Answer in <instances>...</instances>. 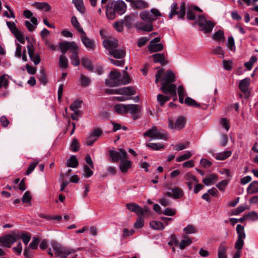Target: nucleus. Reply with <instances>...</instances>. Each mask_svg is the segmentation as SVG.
<instances>
[{
    "mask_svg": "<svg viewBox=\"0 0 258 258\" xmlns=\"http://www.w3.org/2000/svg\"><path fill=\"white\" fill-rule=\"evenodd\" d=\"M109 155L112 162L120 161L119 168L122 173H126L132 167V162L128 159L126 151L123 149H119L117 151L110 150Z\"/></svg>",
    "mask_w": 258,
    "mask_h": 258,
    "instance_id": "obj_1",
    "label": "nucleus"
},
{
    "mask_svg": "<svg viewBox=\"0 0 258 258\" xmlns=\"http://www.w3.org/2000/svg\"><path fill=\"white\" fill-rule=\"evenodd\" d=\"M187 18L189 20H195V23L198 24L200 30L203 31L205 33H210L215 24L211 21H207L203 15H199L198 19L192 10H188L187 12Z\"/></svg>",
    "mask_w": 258,
    "mask_h": 258,
    "instance_id": "obj_2",
    "label": "nucleus"
},
{
    "mask_svg": "<svg viewBox=\"0 0 258 258\" xmlns=\"http://www.w3.org/2000/svg\"><path fill=\"white\" fill-rule=\"evenodd\" d=\"M164 69H161L158 70L155 75V83L157 84L159 81H161L162 86L160 90L163 92L168 90L169 86L172 85V83L176 81L174 73L171 70H168L163 77Z\"/></svg>",
    "mask_w": 258,
    "mask_h": 258,
    "instance_id": "obj_3",
    "label": "nucleus"
},
{
    "mask_svg": "<svg viewBox=\"0 0 258 258\" xmlns=\"http://www.w3.org/2000/svg\"><path fill=\"white\" fill-rule=\"evenodd\" d=\"M126 10V5L122 0H117L109 3L106 8V15L111 20L114 19L116 14L119 15L123 14Z\"/></svg>",
    "mask_w": 258,
    "mask_h": 258,
    "instance_id": "obj_4",
    "label": "nucleus"
},
{
    "mask_svg": "<svg viewBox=\"0 0 258 258\" xmlns=\"http://www.w3.org/2000/svg\"><path fill=\"white\" fill-rule=\"evenodd\" d=\"M52 247L55 251V255L60 256L61 258H67L69 255L74 253L80 249L78 248L76 250L71 248L64 247L56 242L52 243Z\"/></svg>",
    "mask_w": 258,
    "mask_h": 258,
    "instance_id": "obj_5",
    "label": "nucleus"
},
{
    "mask_svg": "<svg viewBox=\"0 0 258 258\" xmlns=\"http://www.w3.org/2000/svg\"><path fill=\"white\" fill-rule=\"evenodd\" d=\"M178 9L177 4L173 3L171 6V10L169 14V18L172 19L173 16L178 15V19H184L186 12V4L185 2H182L180 5L179 11H177Z\"/></svg>",
    "mask_w": 258,
    "mask_h": 258,
    "instance_id": "obj_6",
    "label": "nucleus"
},
{
    "mask_svg": "<svg viewBox=\"0 0 258 258\" xmlns=\"http://www.w3.org/2000/svg\"><path fill=\"white\" fill-rule=\"evenodd\" d=\"M145 137H149L154 140H167V133L162 130H158L156 126H153L144 134Z\"/></svg>",
    "mask_w": 258,
    "mask_h": 258,
    "instance_id": "obj_7",
    "label": "nucleus"
},
{
    "mask_svg": "<svg viewBox=\"0 0 258 258\" xmlns=\"http://www.w3.org/2000/svg\"><path fill=\"white\" fill-rule=\"evenodd\" d=\"M20 238V232H14L11 234H7L4 236H0V243H2L3 246L10 248L12 244H14Z\"/></svg>",
    "mask_w": 258,
    "mask_h": 258,
    "instance_id": "obj_8",
    "label": "nucleus"
},
{
    "mask_svg": "<svg viewBox=\"0 0 258 258\" xmlns=\"http://www.w3.org/2000/svg\"><path fill=\"white\" fill-rule=\"evenodd\" d=\"M140 16L143 21L152 23L153 21L157 20L158 17L161 16V14L158 10L152 9L150 12L148 11L141 12Z\"/></svg>",
    "mask_w": 258,
    "mask_h": 258,
    "instance_id": "obj_9",
    "label": "nucleus"
},
{
    "mask_svg": "<svg viewBox=\"0 0 258 258\" xmlns=\"http://www.w3.org/2000/svg\"><path fill=\"white\" fill-rule=\"evenodd\" d=\"M109 79L105 80V84L109 87H113L120 85V73L116 70L111 71L109 75Z\"/></svg>",
    "mask_w": 258,
    "mask_h": 258,
    "instance_id": "obj_10",
    "label": "nucleus"
},
{
    "mask_svg": "<svg viewBox=\"0 0 258 258\" xmlns=\"http://www.w3.org/2000/svg\"><path fill=\"white\" fill-rule=\"evenodd\" d=\"M236 231L238 234V238L235 242V248L240 250L244 244V239L245 238V234L244 231V227L240 224L236 226Z\"/></svg>",
    "mask_w": 258,
    "mask_h": 258,
    "instance_id": "obj_11",
    "label": "nucleus"
},
{
    "mask_svg": "<svg viewBox=\"0 0 258 258\" xmlns=\"http://www.w3.org/2000/svg\"><path fill=\"white\" fill-rule=\"evenodd\" d=\"M6 24L12 33L15 36L16 38L22 44L25 42V38L22 33L19 30L13 22L7 21Z\"/></svg>",
    "mask_w": 258,
    "mask_h": 258,
    "instance_id": "obj_12",
    "label": "nucleus"
},
{
    "mask_svg": "<svg viewBox=\"0 0 258 258\" xmlns=\"http://www.w3.org/2000/svg\"><path fill=\"white\" fill-rule=\"evenodd\" d=\"M81 40L85 47L88 50H94L95 48V42L87 36V34L84 31H82L81 33Z\"/></svg>",
    "mask_w": 258,
    "mask_h": 258,
    "instance_id": "obj_13",
    "label": "nucleus"
},
{
    "mask_svg": "<svg viewBox=\"0 0 258 258\" xmlns=\"http://www.w3.org/2000/svg\"><path fill=\"white\" fill-rule=\"evenodd\" d=\"M59 46L61 53L64 55L68 50L72 51L78 48L77 44L75 42L63 41L59 43Z\"/></svg>",
    "mask_w": 258,
    "mask_h": 258,
    "instance_id": "obj_14",
    "label": "nucleus"
},
{
    "mask_svg": "<svg viewBox=\"0 0 258 258\" xmlns=\"http://www.w3.org/2000/svg\"><path fill=\"white\" fill-rule=\"evenodd\" d=\"M126 208L132 212H135L138 215H144L148 212L147 209H143L139 205L135 203H129L126 204Z\"/></svg>",
    "mask_w": 258,
    "mask_h": 258,
    "instance_id": "obj_15",
    "label": "nucleus"
},
{
    "mask_svg": "<svg viewBox=\"0 0 258 258\" xmlns=\"http://www.w3.org/2000/svg\"><path fill=\"white\" fill-rule=\"evenodd\" d=\"M103 46L109 50V52L114 50L118 45V40L114 38H108L103 41Z\"/></svg>",
    "mask_w": 258,
    "mask_h": 258,
    "instance_id": "obj_16",
    "label": "nucleus"
},
{
    "mask_svg": "<svg viewBox=\"0 0 258 258\" xmlns=\"http://www.w3.org/2000/svg\"><path fill=\"white\" fill-rule=\"evenodd\" d=\"M250 79L248 78H246L242 80L239 84V89L242 92L246 94V98L248 97V87L250 85Z\"/></svg>",
    "mask_w": 258,
    "mask_h": 258,
    "instance_id": "obj_17",
    "label": "nucleus"
},
{
    "mask_svg": "<svg viewBox=\"0 0 258 258\" xmlns=\"http://www.w3.org/2000/svg\"><path fill=\"white\" fill-rule=\"evenodd\" d=\"M184 178L186 180V184L187 185L189 190L192 189L194 182L197 183L199 182L196 176L190 172L185 173L184 175Z\"/></svg>",
    "mask_w": 258,
    "mask_h": 258,
    "instance_id": "obj_18",
    "label": "nucleus"
},
{
    "mask_svg": "<svg viewBox=\"0 0 258 258\" xmlns=\"http://www.w3.org/2000/svg\"><path fill=\"white\" fill-rule=\"evenodd\" d=\"M149 4L144 0H135L131 7L134 10H142L148 8Z\"/></svg>",
    "mask_w": 258,
    "mask_h": 258,
    "instance_id": "obj_19",
    "label": "nucleus"
},
{
    "mask_svg": "<svg viewBox=\"0 0 258 258\" xmlns=\"http://www.w3.org/2000/svg\"><path fill=\"white\" fill-rule=\"evenodd\" d=\"M169 190L172 191V198L175 200L181 199L184 196L183 190L178 186L169 188Z\"/></svg>",
    "mask_w": 258,
    "mask_h": 258,
    "instance_id": "obj_20",
    "label": "nucleus"
},
{
    "mask_svg": "<svg viewBox=\"0 0 258 258\" xmlns=\"http://www.w3.org/2000/svg\"><path fill=\"white\" fill-rule=\"evenodd\" d=\"M27 48L30 59L35 65L38 64L41 60L39 55L35 54L34 50L31 48V46L30 45H28Z\"/></svg>",
    "mask_w": 258,
    "mask_h": 258,
    "instance_id": "obj_21",
    "label": "nucleus"
},
{
    "mask_svg": "<svg viewBox=\"0 0 258 258\" xmlns=\"http://www.w3.org/2000/svg\"><path fill=\"white\" fill-rule=\"evenodd\" d=\"M120 89V94L126 96L133 95L136 93V90L134 87L128 86Z\"/></svg>",
    "mask_w": 258,
    "mask_h": 258,
    "instance_id": "obj_22",
    "label": "nucleus"
},
{
    "mask_svg": "<svg viewBox=\"0 0 258 258\" xmlns=\"http://www.w3.org/2000/svg\"><path fill=\"white\" fill-rule=\"evenodd\" d=\"M154 61L155 63H160L161 65H165L167 62L165 59L163 53H155L152 55Z\"/></svg>",
    "mask_w": 258,
    "mask_h": 258,
    "instance_id": "obj_23",
    "label": "nucleus"
},
{
    "mask_svg": "<svg viewBox=\"0 0 258 258\" xmlns=\"http://www.w3.org/2000/svg\"><path fill=\"white\" fill-rule=\"evenodd\" d=\"M232 154L230 151H226L214 154L213 157L218 160H224L229 157Z\"/></svg>",
    "mask_w": 258,
    "mask_h": 258,
    "instance_id": "obj_24",
    "label": "nucleus"
},
{
    "mask_svg": "<svg viewBox=\"0 0 258 258\" xmlns=\"http://www.w3.org/2000/svg\"><path fill=\"white\" fill-rule=\"evenodd\" d=\"M218 180V176L215 174H211L207 178L203 179V182L205 185L208 186L214 184Z\"/></svg>",
    "mask_w": 258,
    "mask_h": 258,
    "instance_id": "obj_25",
    "label": "nucleus"
},
{
    "mask_svg": "<svg viewBox=\"0 0 258 258\" xmlns=\"http://www.w3.org/2000/svg\"><path fill=\"white\" fill-rule=\"evenodd\" d=\"M227 247L225 245L224 242H221L218 248V257L227 258L226 251Z\"/></svg>",
    "mask_w": 258,
    "mask_h": 258,
    "instance_id": "obj_26",
    "label": "nucleus"
},
{
    "mask_svg": "<svg viewBox=\"0 0 258 258\" xmlns=\"http://www.w3.org/2000/svg\"><path fill=\"white\" fill-rule=\"evenodd\" d=\"M141 106L138 104H127L126 113L136 114L140 111Z\"/></svg>",
    "mask_w": 258,
    "mask_h": 258,
    "instance_id": "obj_27",
    "label": "nucleus"
},
{
    "mask_svg": "<svg viewBox=\"0 0 258 258\" xmlns=\"http://www.w3.org/2000/svg\"><path fill=\"white\" fill-rule=\"evenodd\" d=\"M176 89V85L172 84L169 86L168 90H167L165 91V92L163 93L166 94H170L173 98V100L175 101L177 100Z\"/></svg>",
    "mask_w": 258,
    "mask_h": 258,
    "instance_id": "obj_28",
    "label": "nucleus"
},
{
    "mask_svg": "<svg viewBox=\"0 0 258 258\" xmlns=\"http://www.w3.org/2000/svg\"><path fill=\"white\" fill-rule=\"evenodd\" d=\"M109 54L116 58H122L125 55V51L122 49H116L111 50Z\"/></svg>",
    "mask_w": 258,
    "mask_h": 258,
    "instance_id": "obj_29",
    "label": "nucleus"
},
{
    "mask_svg": "<svg viewBox=\"0 0 258 258\" xmlns=\"http://www.w3.org/2000/svg\"><path fill=\"white\" fill-rule=\"evenodd\" d=\"M247 192L248 194L258 192V181H253L249 184L247 188Z\"/></svg>",
    "mask_w": 258,
    "mask_h": 258,
    "instance_id": "obj_30",
    "label": "nucleus"
},
{
    "mask_svg": "<svg viewBox=\"0 0 258 258\" xmlns=\"http://www.w3.org/2000/svg\"><path fill=\"white\" fill-rule=\"evenodd\" d=\"M67 167L76 168L79 165V162L75 155H72L66 163Z\"/></svg>",
    "mask_w": 258,
    "mask_h": 258,
    "instance_id": "obj_31",
    "label": "nucleus"
},
{
    "mask_svg": "<svg viewBox=\"0 0 258 258\" xmlns=\"http://www.w3.org/2000/svg\"><path fill=\"white\" fill-rule=\"evenodd\" d=\"M78 49H74L72 51V54L71 57L72 63L75 66H77L80 64V61L78 56Z\"/></svg>",
    "mask_w": 258,
    "mask_h": 258,
    "instance_id": "obj_32",
    "label": "nucleus"
},
{
    "mask_svg": "<svg viewBox=\"0 0 258 258\" xmlns=\"http://www.w3.org/2000/svg\"><path fill=\"white\" fill-rule=\"evenodd\" d=\"M72 3L75 5L77 10L81 14H84L85 12V8L84 6L83 0H73Z\"/></svg>",
    "mask_w": 258,
    "mask_h": 258,
    "instance_id": "obj_33",
    "label": "nucleus"
},
{
    "mask_svg": "<svg viewBox=\"0 0 258 258\" xmlns=\"http://www.w3.org/2000/svg\"><path fill=\"white\" fill-rule=\"evenodd\" d=\"M163 49V45L161 43L150 44L148 46V50L151 52L161 51Z\"/></svg>",
    "mask_w": 258,
    "mask_h": 258,
    "instance_id": "obj_34",
    "label": "nucleus"
},
{
    "mask_svg": "<svg viewBox=\"0 0 258 258\" xmlns=\"http://www.w3.org/2000/svg\"><path fill=\"white\" fill-rule=\"evenodd\" d=\"M134 17L135 15L134 14L125 16L124 20H123L124 25L128 28L130 27L134 22Z\"/></svg>",
    "mask_w": 258,
    "mask_h": 258,
    "instance_id": "obj_35",
    "label": "nucleus"
},
{
    "mask_svg": "<svg viewBox=\"0 0 258 258\" xmlns=\"http://www.w3.org/2000/svg\"><path fill=\"white\" fill-rule=\"evenodd\" d=\"M33 6H34L37 9L39 10H44L45 12H48L51 9L50 6L46 3L37 2L34 3Z\"/></svg>",
    "mask_w": 258,
    "mask_h": 258,
    "instance_id": "obj_36",
    "label": "nucleus"
},
{
    "mask_svg": "<svg viewBox=\"0 0 258 258\" xmlns=\"http://www.w3.org/2000/svg\"><path fill=\"white\" fill-rule=\"evenodd\" d=\"M81 63L85 68L89 71L93 72L94 67L93 66L91 61L87 58H83L81 60Z\"/></svg>",
    "mask_w": 258,
    "mask_h": 258,
    "instance_id": "obj_37",
    "label": "nucleus"
},
{
    "mask_svg": "<svg viewBox=\"0 0 258 258\" xmlns=\"http://www.w3.org/2000/svg\"><path fill=\"white\" fill-rule=\"evenodd\" d=\"M186 121L183 116H180L177 118L175 122V130H180L184 127Z\"/></svg>",
    "mask_w": 258,
    "mask_h": 258,
    "instance_id": "obj_38",
    "label": "nucleus"
},
{
    "mask_svg": "<svg viewBox=\"0 0 258 258\" xmlns=\"http://www.w3.org/2000/svg\"><path fill=\"white\" fill-rule=\"evenodd\" d=\"M80 82L82 86L87 87L90 84L91 80L88 77L86 76L83 74H81L80 78Z\"/></svg>",
    "mask_w": 258,
    "mask_h": 258,
    "instance_id": "obj_39",
    "label": "nucleus"
},
{
    "mask_svg": "<svg viewBox=\"0 0 258 258\" xmlns=\"http://www.w3.org/2000/svg\"><path fill=\"white\" fill-rule=\"evenodd\" d=\"M151 227L155 230H162L164 229L163 223L160 221H152L150 223Z\"/></svg>",
    "mask_w": 258,
    "mask_h": 258,
    "instance_id": "obj_40",
    "label": "nucleus"
},
{
    "mask_svg": "<svg viewBox=\"0 0 258 258\" xmlns=\"http://www.w3.org/2000/svg\"><path fill=\"white\" fill-rule=\"evenodd\" d=\"M127 105L122 104H116L114 106V110L118 113L126 114V113Z\"/></svg>",
    "mask_w": 258,
    "mask_h": 258,
    "instance_id": "obj_41",
    "label": "nucleus"
},
{
    "mask_svg": "<svg viewBox=\"0 0 258 258\" xmlns=\"http://www.w3.org/2000/svg\"><path fill=\"white\" fill-rule=\"evenodd\" d=\"M138 28L143 31L150 32L153 30V25L151 23H148V24L141 23L138 27Z\"/></svg>",
    "mask_w": 258,
    "mask_h": 258,
    "instance_id": "obj_42",
    "label": "nucleus"
},
{
    "mask_svg": "<svg viewBox=\"0 0 258 258\" xmlns=\"http://www.w3.org/2000/svg\"><path fill=\"white\" fill-rule=\"evenodd\" d=\"M144 215H138V217L134 223V227L136 228H141L144 225Z\"/></svg>",
    "mask_w": 258,
    "mask_h": 258,
    "instance_id": "obj_43",
    "label": "nucleus"
},
{
    "mask_svg": "<svg viewBox=\"0 0 258 258\" xmlns=\"http://www.w3.org/2000/svg\"><path fill=\"white\" fill-rule=\"evenodd\" d=\"M82 101L76 100L70 106V109L75 112L76 115L78 114V110L80 107Z\"/></svg>",
    "mask_w": 258,
    "mask_h": 258,
    "instance_id": "obj_44",
    "label": "nucleus"
},
{
    "mask_svg": "<svg viewBox=\"0 0 258 258\" xmlns=\"http://www.w3.org/2000/svg\"><path fill=\"white\" fill-rule=\"evenodd\" d=\"M184 103L187 104L188 106L195 107H200L201 104L197 103L194 99H192L189 97H186L184 100Z\"/></svg>",
    "mask_w": 258,
    "mask_h": 258,
    "instance_id": "obj_45",
    "label": "nucleus"
},
{
    "mask_svg": "<svg viewBox=\"0 0 258 258\" xmlns=\"http://www.w3.org/2000/svg\"><path fill=\"white\" fill-rule=\"evenodd\" d=\"M212 53L215 55H219V57L223 58L224 57V51L221 46H217L212 49Z\"/></svg>",
    "mask_w": 258,
    "mask_h": 258,
    "instance_id": "obj_46",
    "label": "nucleus"
},
{
    "mask_svg": "<svg viewBox=\"0 0 258 258\" xmlns=\"http://www.w3.org/2000/svg\"><path fill=\"white\" fill-rule=\"evenodd\" d=\"M183 231L186 234H190L196 233L197 232V229L194 225L188 224L184 228Z\"/></svg>",
    "mask_w": 258,
    "mask_h": 258,
    "instance_id": "obj_47",
    "label": "nucleus"
},
{
    "mask_svg": "<svg viewBox=\"0 0 258 258\" xmlns=\"http://www.w3.org/2000/svg\"><path fill=\"white\" fill-rule=\"evenodd\" d=\"M71 23L72 25L78 30V31L81 33L82 31H84L83 28L81 27L79 22H78L77 18L73 16L71 19Z\"/></svg>",
    "mask_w": 258,
    "mask_h": 258,
    "instance_id": "obj_48",
    "label": "nucleus"
},
{
    "mask_svg": "<svg viewBox=\"0 0 258 258\" xmlns=\"http://www.w3.org/2000/svg\"><path fill=\"white\" fill-rule=\"evenodd\" d=\"M193 155V153L190 151H187L185 154L179 156L178 158L176 159V161L177 162H182L186 160L189 159L191 156Z\"/></svg>",
    "mask_w": 258,
    "mask_h": 258,
    "instance_id": "obj_49",
    "label": "nucleus"
},
{
    "mask_svg": "<svg viewBox=\"0 0 258 258\" xmlns=\"http://www.w3.org/2000/svg\"><path fill=\"white\" fill-rule=\"evenodd\" d=\"M212 38L214 40L217 41L223 40H224V32L221 30H219L217 32H216L212 36Z\"/></svg>",
    "mask_w": 258,
    "mask_h": 258,
    "instance_id": "obj_50",
    "label": "nucleus"
},
{
    "mask_svg": "<svg viewBox=\"0 0 258 258\" xmlns=\"http://www.w3.org/2000/svg\"><path fill=\"white\" fill-rule=\"evenodd\" d=\"M59 65L60 68H66L68 66V60L64 55H61L59 58Z\"/></svg>",
    "mask_w": 258,
    "mask_h": 258,
    "instance_id": "obj_51",
    "label": "nucleus"
},
{
    "mask_svg": "<svg viewBox=\"0 0 258 258\" xmlns=\"http://www.w3.org/2000/svg\"><path fill=\"white\" fill-rule=\"evenodd\" d=\"M31 199L32 197L31 196L30 192L29 191H26L22 198V201L23 203H26L29 205H31Z\"/></svg>",
    "mask_w": 258,
    "mask_h": 258,
    "instance_id": "obj_52",
    "label": "nucleus"
},
{
    "mask_svg": "<svg viewBox=\"0 0 258 258\" xmlns=\"http://www.w3.org/2000/svg\"><path fill=\"white\" fill-rule=\"evenodd\" d=\"M39 162V161L38 160L35 159L30 164L29 167H28L27 170L26 171V174L27 175H29L30 173H31L32 172V171L35 168L36 166L38 164Z\"/></svg>",
    "mask_w": 258,
    "mask_h": 258,
    "instance_id": "obj_53",
    "label": "nucleus"
},
{
    "mask_svg": "<svg viewBox=\"0 0 258 258\" xmlns=\"http://www.w3.org/2000/svg\"><path fill=\"white\" fill-rule=\"evenodd\" d=\"M192 242L191 240L187 236L185 239L182 240L179 244V247L181 249L185 248V247L190 245Z\"/></svg>",
    "mask_w": 258,
    "mask_h": 258,
    "instance_id": "obj_54",
    "label": "nucleus"
},
{
    "mask_svg": "<svg viewBox=\"0 0 258 258\" xmlns=\"http://www.w3.org/2000/svg\"><path fill=\"white\" fill-rule=\"evenodd\" d=\"M102 134V131L100 128H96L93 130L89 135V137H92L93 139H95V141L97 140V138L101 136Z\"/></svg>",
    "mask_w": 258,
    "mask_h": 258,
    "instance_id": "obj_55",
    "label": "nucleus"
},
{
    "mask_svg": "<svg viewBox=\"0 0 258 258\" xmlns=\"http://www.w3.org/2000/svg\"><path fill=\"white\" fill-rule=\"evenodd\" d=\"M83 175L86 178H89L91 177L93 174V172L87 165H84L83 166Z\"/></svg>",
    "mask_w": 258,
    "mask_h": 258,
    "instance_id": "obj_56",
    "label": "nucleus"
},
{
    "mask_svg": "<svg viewBox=\"0 0 258 258\" xmlns=\"http://www.w3.org/2000/svg\"><path fill=\"white\" fill-rule=\"evenodd\" d=\"M40 75L38 77V79L40 82L43 85H46L47 81L46 79V75L45 74L44 70H41L40 71Z\"/></svg>",
    "mask_w": 258,
    "mask_h": 258,
    "instance_id": "obj_57",
    "label": "nucleus"
},
{
    "mask_svg": "<svg viewBox=\"0 0 258 258\" xmlns=\"http://www.w3.org/2000/svg\"><path fill=\"white\" fill-rule=\"evenodd\" d=\"M228 181L227 180H223L216 184V187L222 191H224L228 184Z\"/></svg>",
    "mask_w": 258,
    "mask_h": 258,
    "instance_id": "obj_58",
    "label": "nucleus"
},
{
    "mask_svg": "<svg viewBox=\"0 0 258 258\" xmlns=\"http://www.w3.org/2000/svg\"><path fill=\"white\" fill-rule=\"evenodd\" d=\"M147 146L153 149L154 150H159L164 148L163 145L161 143H149L147 145Z\"/></svg>",
    "mask_w": 258,
    "mask_h": 258,
    "instance_id": "obj_59",
    "label": "nucleus"
},
{
    "mask_svg": "<svg viewBox=\"0 0 258 258\" xmlns=\"http://www.w3.org/2000/svg\"><path fill=\"white\" fill-rule=\"evenodd\" d=\"M71 150L73 152H77L79 149V143L77 139H74L72 141V144L71 145Z\"/></svg>",
    "mask_w": 258,
    "mask_h": 258,
    "instance_id": "obj_60",
    "label": "nucleus"
},
{
    "mask_svg": "<svg viewBox=\"0 0 258 258\" xmlns=\"http://www.w3.org/2000/svg\"><path fill=\"white\" fill-rule=\"evenodd\" d=\"M39 242V238L37 237H34L33 238L32 242L29 244V247L33 249H37Z\"/></svg>",
    "mask_w": 258,
    "mask_h": 258,
    "instance_id": "obj_61",
    "label": "nucleus"
},
{
    "mask_svg": "<svg viewBox=\"0 0 258 258\" xmlns=\"http://www.w3.org/2000/svg\"><path fill=\"white\" fill-rule=\"evenodd\" d=\"M232 60H223V65L224 69L227 71H230L232 69Z\"/></svg>",
    "mask_w": 258,
    "mask_h": 258,
    "instance_id": "obj_62",
    "label": "nucleus"
},
{
    "mask_svg": "<svg viewBox=\"0 0 258 258\" xmlns=\"http://www.w3.org/2000/svg\"><path fill=\"white\" fill-rule=\"evenodd\" d=\"M245 217L252 221L258 220V214L254 211L251 212L245 215Z\"/></svg>",
    "mask_w": 258,
    "mask_h": 258,
    "instance_id": "obj_63",
    "label": "nucleus"
},
{
    "mask_svg": "<svg viewBox=\"0 0 258 258\" xmlns=\"http://www.w3.org/2000/svg\"><path fill=\"white\" fill-rule=\"evenodd\" d=\"M160 204L164 207L169 206L171 204L170 200L165 196H163L161 199L159 200Z\"/></svg>",
    "mask_w": 258,
    "mask_h": 258,
    "instance_id": "obj_64",
    "label": "nucleus"
}]
</instances>
